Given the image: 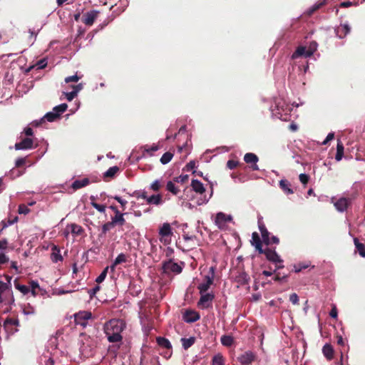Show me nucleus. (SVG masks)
<instances>
[{"mask_svg": "<svg viewBox=\"0 0 365 365\" xmlns=\"http://www.w3.org/2000/svg\"><path fill=\"white\" fill-rule=\"evenodd\" d=\"M125 325L123 321L113 319L108 322L104 325V331L110 342H119L123 337L121 332L125 329Z\"/></svg>", "mask_w": 365, "mask_h": 365, "instance_id": "1", "label": "nucleus"}, {"mask_svg": "<svg viewBox=\"0 0 365 365\" xmlns=\"http://www.w3.org/2000/svg\"><path fill=\"white\" fill-rule=\"evenodd\" d=\"M270 110L274 118L280 119L284 121H288L291 120L293 108L283 98H276L274 101V104L271 106Z\"/></svg>", "mask_w": 365, "mask_h": 365, "instance_id": "2", "label": "nucleus"}, {"mask_svg": "<svg viewBox=\"0 0 365 365\" xmlns=\"http://www.w3.org/2000/svg\"><path fill=\"white\" fill-rule=\"evenodd\" d=\"M191 186L192 190L197 193L200 195V197L197 200V204L198 205H201L203 204H206L210 198L212 196V191H211V193L210 194L209 197H207L205 195H203L205 188L203 185V184L198 180H192L191 182Z\"/></svg>", "mask_w": 365, "mask_h": 365, "instance_id": "3", "label": "nucleus"}, {"mask_svg": "<svg viewBox=\"0 0 365 365\" xmlns=\"http://www.w3.org/2000/svg\"><path fill=\"white\" fill-rule=\"evenodd\" d=\"M215 273V267H210L209 271L207 274L205 275L202 282H200L197 286V289H199L200 293L207 292V291L210 289V286L213 284Z\"/></svg>", "mask_w": 365, "mask_h": 365, "instance_id": "4", "label": "nucleus"}, {"mask_svg": "<svg viewBox=\"0 0 365 365\" xmlns=\"http://www.w3.org/2000/svg\"><path fill=\"white\" fill-rule=\"evenodd\" d=\"M14 302L12 291L9 285L0 281V303L11 304Z\"/></svg>", "mask_w": 365, "mask_h": 365, "instance_id": "5", "label": "nucleus"}, {"mask_svg": "<svg viewBox=\"0 0 365 365\" xmlns=\"http://www.w3.org/2000/svg\"><path fill=\"white\" fill-rule=\"evenodd\" d=\"M68 108L67 104L61 103L58 106H55L53 110L47 113L43 118H41V121L47 120L48 122L55 121L63 112L66 110Z\"/></svg>", "mask_w": 365, "mask_h": 365, "instance_id": "6", "label": "nucleus"}, {"mask_svg": "<svg viewBox=\"0 0 365 365\" xmlns=\"http://www.w3.org/2000/svg\"><path fill=\"white\" fill-rule=\"evenodd\" d=\"M158 234L160 236V241L164 245H168L170 243L173 230L168 222H165L160 227Z\"/></svg>", "mask_w": 365, "mask_h": 365, "instance_id": "7", "label": "nucleus"}, {"mask_svg": "<svg viewBox=\"0 0 365 365\" xmlns=\"http://www.w3.org/2000/svg\"><path fill=\"white\" fill-rule=\"evenodd\" d=\"M232 220L230 215H226L223 212H218L216 215L215 222L217 227L220 230H227L228 224Z\"/></svg>", "mask_w": 365, "mask_h": 365, "instance_id": "8", "label": "nucleus"}, {"mask_svg": "<svg viewBox=\"0 0 365 365\" xmlns=\"http://www.w3.org/2000/svg\"><path fill=\"white\" fill-rule=\"evenodd\" d=\"M200 298L197 302V306L200 309H207L212 307V303L214 299L215 295L212 292L200 293Z\"/></svg>", "mask_w": 365, "mask_h": 365, "instance_id": "9", "label": "nucleus"}, {"mask_svg": "<svg viewBox=\"0 0 365 365\" xmlns=\"http://www.w3.org/2000/svg\"><path fill=\"white\" fill-rule=\"evenodd\" d=\"M262 253H264L267 259L269 261L272 262L273 263L276 264V269H281L284 267L282 264V259L278 255V254L275 252V250L267 248V249L264 250Z\"/></svg>", "mask_w": 365, "mask_h": 365, "instance_id": "10", "label": "nucleus"}, {"mask_svg": "<svg viewBox=\"0 0 365 365\" xmlns=\"http://www.w3.org/2000/svg\"><path fill=\"white\" fill-rule=\"evenodd\" d=\"M163 272L167 274H180L182 272V267L180 264L173 260H168L163 263Z\"/></svg>", "mask_w": 365, "mask_h": 365, "instance_id": "11", "label": "nucleus"}, {"mask_svg": "<svg viewBox=\"0 0 365 365\" xmlns=\"http://www.w3.org/2000/svg\"><path fill=\"white\" fill-rule=\"evenodd\" d=\"M92 317V314L90 312H79L75 315V322L77 324L82 326L83 327H86L87 322Z\"/></svg>", "mask_w": 365, "mask_h": 365, "instance_id": "12", "label": "nucleus"}, {"mask_svg": "<svg viewBox=\"0 0 365 365\" xmlns=\"http://www.w3.org/2000/svg\"><path fill=\"white\" fill-rule=\"evenodd\" d=\"M98 16V11L92 10L84 14L82 21L86 26H92Z\"/></svg>", "mask_w": 365, "mask_h": 365, "instance_id": "13", "label": "nucleus"}, {"mask_svg": "<svg viewBox=\"0 0 365 365\" xmlns=\"http://www.w3.org/2000/svg\"><path fill=\"white\" fill-rule=\"evenodd\" d=\"M350 204L351 199L347 197H340L334 202L335 208L341 212L345 211Z\"/></svg>", "mask_w": 365, "mask_h": 365, "instance_id": "14", "label": "nucleus"}, {"mask_svg": "<svg viewBox=\"0 0 365 365\" xmlns=\"http://www.w3.org/2000/svg\"><path fill=\"white\" fill-rule=\"evenodd\" d=\"M255 354L252 351H247L238 357V361L242 365H249L255 360Z\"/></svg>", "mask_w": 365, "mask_h": 365, "instance_id": "15", "label": "nucleus"}, {"mask_svg": "<svg viewBox=\"0 0 365 365\" xmlns=\"http://www.w3.org/2000/svg\"><path fill=\"white\" fill-rule=\"evenodd\" d=\"M33 140L29 138H24L19 143L15 144V149L19 150H29L33 148Z\"/></svg>", "mask_w": 365, "mask_h": 365, "instance_id": "16", "label": "nucleus"}, {"mask_svg": "<svg viewBox=\"0 0 365 365\" xmlns=\"http://www.w3.org/2000/svg\"><path fill=\"white\" fill-rule=\"evenodd\" d=\"M258 157L252 153H246L244 156V160L247 163H251L252 164V169L253 170H259V167L258 165H257V163L258 162Z\"/></svg>", "mask_w": 365, "mask_h": 365, "instance_id": "17", "label": "nucleus"}, {"mask_svg": "<svg viewBox=\"0 0 365 365\" xmlns=\"http://www.w3.org/2000/svg\"><path fill=\"white\" fill-rule=\"evenodd\" d=\"M160 145L158 144H153L152 145H145L141 147L143 150V155L142 157H146L148 155L152 156L153 155V153L158 151L160 149Z\"/></svg>", "mask_w": 365, "mask_h": 365, "instance_id": "18", "label": "nucleus"}, {"mask_svg": "<svg viewBox=\"0 0 365 365\" xmlns=\"http://www.w3.org/2000/svg\"><path fill=\"white\" fill-rule=\"evenodd\" d=\"M147 204L155 206L162 205L164 203L163 196L160 194H155L149 196L147 199Z\"/></svg>", "mask_w": 365, "mask_h": 365, "instance_id": "19", "label": "nucleus"}, {"mask_svg": "<svg viewBox=\"0 0 365 365\" xmlns=\"http://www.w3.org/2000/svg\"><path fill=\"white\" fill-rule=\"evenodd\" d=\"M351 28L348 24H340L335 29L336 36L339 38H344L350 32Z\"/></svg>", "mask_w": 365, "mask_h": 365, "instance_id": "20", "label": "nucleus"}, {"mask_svg": "<svg viewBox=\"0 0 365 365\" xmlns=\"http://www.w3.org/2000/svg\"><path fill=\"white\" fill-rule=\"evenodd\" d=\"M51 259L52 262L55 263L63 261V257L61 255L60 249L55 245H53L51 247Z\"/></svg>", "mask_w": 365, "mask_h": 365, "instance_id": "21", "label": "nucleus"}, {"mask_svg": "<svg viewBox=\"0 0 365 365\" xmlns=\"http://www.w3.org/2000/svg\"><path fill=\"white\" fill-rule=\"evenodd\" d=\"M200 319V315L194 311H187L184 314V320L186 322H195Z\"/></svg>", "mask_w": 365, "mask_h": 365, "instance_id": "22", "label": "nucleus"}, {"mask_svg": "<svg viewBox=\"0 0 365 365\" xmlns=\"http://www.w3.org/2000/svg\"><path fill=\"white\" fill-rule=\"evenodd\" d=\"M124 213H121L120 211H116V214L111 217V222L115 225H123L125 220L124 218Z\"/></svg>", "mask_w": 365, "mask_h": 365, "instance_id": "23", "label": "nucleus"}, {"mask_svg": "<svg viewBox=\"0 0 365 365\" xmlns=\"http://www.w3.org/2000/svg\"><path fill=\"white\" fill-rule=\"evenodd\" d=\"M307 47H306V46H300L297 47L296 51L292 53V58L296 59V58H298L302 56H304L305 58L310 57V56L307 55Z\"/></svg>", "mask_w": 365, "mask_h": 365, "instance_id": "24", "label": "nucleus"}, {"mask_svg": "<svg viewBox=\"0 0 365 365\" xmlns=\"http://www.w3.org/2000/svg\"><path fill=\"white\" fill-rule=\"evenodd\" d=\"M127 261V256L123 254L120 253L119 254L117 257L113 261V264L109 267L111 272H114L115 269V267L118 264H120L121 263L125 262Z\"/></svg>", "mask_w": 365, "mask_h": 365, "instance_id": "25", "label": "nucleus"}, {"mask_svg": "<svg viewBox=\"0 0 365 365\" xmlns=\"http://www.w3.org/2000/svg\"><path fill=\"white\" fill-rule=\"evenodd\" d=\"M90 181L88 180V178H83L82 180H76L75 181H73V182L72 183L71 185V187L76 190H78V189H81L82 187H84L86 186H87L88 184H89Z\"/></svg>", "mask_w": 365, "mask_h": 365, "instance_id": "26", "label": "nucleus"}, {"mask_svg": "<svg viewBox=\"0 0 365 365\" xmlns=\"http://www.w3.org/2000/svg\"><path fill=\"white\" fill-rule=\"evenodd\" d=\"M279 187L287 195L293 193L292 189L290 188L289 182L286 180H281L279 181Z\"/></svg>", "mask_w": 365, "mask_h": 365, "instance_id": "27", "label": "nucleus"}, {"mask_svg": "<svg viewBox=\"0 0 365 365\" xmlns=\"http://www.w3.org/2000/svg\"><path fill=\"white\" fill-rule=\"evenodd\" d=\"M324 355L327 359H331L333 357L334 350L330 344H326L322 349Z\"/></svg>", "mask_w": 365, "mask_h": 365, "instance_id": "28", "label": "nucleus"}, {"mask_svg": "<svg viewBox=\"0 0 365 365\" xmlns=\"http://www.w3.org/2000/svg\"><path fill=\"white\" fill-rule=\"evenodd\" d=\"M252 240H253L252 245H255V248L257 250H259V252L260 253H262L264 250L262 248V243H261V241H260L259 238L258 237L257 233H253Z\"/></svg>", "mask_w": 365, "mask_h": 365, "instance_id": "29", "label": "nucleus"}, {"mask_svg": "<svg viewBox=\"0 0 365 365\" xmlns=\"http://www.w3.org/2000/svg\"><path fill=\"white\" fill-rule=\"evenodd\" d=\"M195 339L194 337L181 339L182 345L185 349L190 348L195 343Z\"/></svg>", "mask_w": 365, "mask_h": 365, "instance_id": "30", "label": "nucleus"}, {"mask_svg": "<svg viewBox=\"0 0 365 365\" xmlns=\"http://www.w3.org/2000/svg\"><path fill=\"white\" fill-rule=\"evenodd\" d=\"M237 282H240L241 284H247L250 281V277L245 272L240 273L239 275L237 276Z\"/></svg>", "mask_w": 365, "mask_h": 365, "instance_id": "31", "label": "nucleus"}, {"mask_svg": "<svg viewBox=\"0 0 365 365\" xmlns=\"http://www.w3.org/2000/svg\"><path fill=\"white\" fill-rule=\"evenodd\" d=\"M157 342L159 346L163 348L170 349L171 348L170 342L164 337L157 338Z\"/></svg>", "mask_w": 365, "mask_h": 365, "instance_id": "32", "label": "nucleus"}, {"mask_svg": "<svg viewBox=\"0 0 365 365\" xmlns=\"http://www.w3.org/2000/svg\"><path fill=\"white\" fill-rule=\"evenodd\" d=\"M166 189L173 195H177L179 192L178 187L173 181H168L166 185Z\"/></svg>", "mask_w": 365, "mask_h": 365, "instance_id": "33", "label": "nucleus"}, {"mask_svg": "<svg viewBox=\"0 0 365 365\" xmlns=\"http://www.w3.org/2000/svg\"><path fill=\"white\" fill-rule=\"evenodd\" d=\"M221 343L226 346H230L233 344V338L231 336L224 335L221 337Z\"/></svg>", "mask_w": 365, "mask_h": 365, "instance_id": "34", "label": "nucleus"}, {"mask_svg": "<svg viewBox=\"0 0 365 365\" xmlns=\"http://www.w3.org/2000/svg\"><path fill=\"white\" fill-rule=\"evenodd\" d=\"M318 47V44L315 41H312L307 46V56H312L314 53L317 51Z\"/></svg>", "mask_w": 365, "mask_h": 365, "instance_id": "35", "label": "nucleus"}, {"mask_svg": "<svg viewBox=\"0 0 365 365\" xmlns=\"http://www.w3.org/2000/svg\"><path fill=\"white\" fill-rule=\"evenodd\" d=\"M138 206L139 204L138 202H131L130 211L135 217H140L142 215V212L138 209Z\"/></svg>", "mask_w": 365, "mask_h": 365, "instance_id": "36", "label": "nucleus"}, {"mask_svg": "<svg viewBox=\"0 0 365 365\" xmlns=\"http://www.w3.org/2000/svg\"><path fill=\"white\" fill-rule=\"evenodd\" d=\"M355 246L359 253V255L364 257H365V247L364 244L359 242L357 239H354Z\"/></svg>", "mask_w": 365, "mask_h": 365, "instance_id": "37", "label": "nucleus"}, {"mask_svg": "<svg viewBox=\"0 0 365 365\" xmlns=\"http://www.w3.org/2000/svg\"><path fill=\"white\" fill-rule=\"evenodd\" d=\"M133 196L136 197L138 200L143 199L145 200L146 201L148 197H149V196L147 195V192L145 190L135 191L133 194Z\"/></svg>", "mask_w": 365, "mask_h": 365, "instance_id": "38", "label": "nucleus"}, {"mask_svg": "<svg viewBox=\"0 0 365 365\" xmlns=\"http://www.w3.org/2000/svg\"><path fill=\"white\" fill-rule=\"evenodd\" d=\"M91 205L96 209L97 210L98 212H101V213H104L105 211H106V206L103 205H100V204H98L96 202H95L93 200H94V197L91 196Z\"/></svg>", "mask_w": 365, "mask_h": 365, "instance_id": "39", "label": "nucleus"}, {"mask_svg": "<svg viewBox=\"0 0 365 365\" xmlns=\"http://www.w3.org/2000/svg\"><path fill=\"white\" fill-rule=\"evenodd\" d=\"M173 157V153H171L170 152H166L162 155V157L160 160V163L163 165H165V164L168 163L172 160Z\"/></svg>", "mask_w": 365, "mask_h": 365, "instance_id": "40", "label": "nucleus"}, {"mask_svg": "<svg viewBox=\"0 0 365 365\" xmlns=\"http://www.w3.org/2000/svg\"><path fill=\"white\" fill-rule=\"evenodd\" d=\"M14 286L16 289H18L24 294H26L30 292V288L26 285L20 284L15 282Z\"/></svg>", "mask_w": 365, "mask_h": 365, "instance_id": "41", "label": "nucleus"}, {"mask_svg": "<svg viewBox=\"0 0 365 365\" xmlns=\"http://www.w3.org/2000/svg\"><path fill=\"white\" fill-rule=\"evenodd\" d=\"M325 4L324 1L320 2V3H316L313 6H312L308 10L307 14L308 15H312L315 11L319 9L320 7H322Z\"/></svg>", "mask_w": 365, "mask_h": 365, "instance_id": "42", "label": "nucleus"}, {"mask_svg": "<svg viewBox=\"0 0 365 365\" xmlns=\"http://www.w3.org/2000/svg\"><path fill=\"white\" fill-rule=\"evenodd\" d=\"M212 365H224V359L221 354L214 356L212 359Z\"/></svg>", "mask_w": 365, "mask_h": 365, "instance_id": "43", "label": "nucleus"}, {"mask_svg": "<svg viewBox=\"0 0 365 365\" xmlns=\"http://www.w3.org/2000/svg\"><path fill=\"white\" fill-rule=\"evenodd\" d=\"M69 227L71 232L74 235H80L82 232V227L76 224H71Z\"/></svg>", "mask_w": 365, "mask_h": 365, "instance_id": "44", "label": "nucleus"}, {"mask_svg": "<svg viewBox=\"0 0 365 365\" xmlns=\"http://www.w3.org/2000/svg\"><path fill=\"white\" fill-rule=\"evenodd\" d=\"M119 168L117 166L110 168L104 174L106 177H113L118 171Z\"/></svg>", "mask_w": 365, "mask_h": 365, "instance_id": "45", "label": "nucleus"}, {"mask_svg": "<svg viewBox=\"0 0 365 365\" xmlns=\"http://www.w3.org/2000/svg\"><path fill=\"white\" fill-rule=\"evenodd\" d=\"M115 225L113 224L111 221L105 223L102 226V234L105 235L107 232L113 229Z\"/></svg>", "mask_w": 365, "mask_h": 365, "instance_id": "46", "label": "nucleus"}, {"mask_svg": "<svg viewBox=\"0 0 365 365\" xmlns=\"http://www.w3.org/2000/svg\"><path fill=\"white\" fill-rule=\"evenodd\" d=\"M110 269L109 267H106L104 270L100 274V275L96 278V282L98 283H101L102 282L106 277V274H107V272H108V270Z\"/></svg>", "mask_w": 365, "mask_h": 365, "instance_id": "47", "label": "nucleus"}, {"mask_svg": "<svg viewBox=\"0 0 365 365\" xmlns=\"http://www.w3.org/2000/svg\"><path fill=\"white\" fill-rule=\"evenodd\" d=\"M161 187V183L159 180H155L153 182V183L150 185V188L153 191L157 192L158 191Z\"/></svg>", "mask_w": 365, "mask_h": 365, "instance_id": "48", "label": "nucleus"}, {"mask_svg": "<svg viewBox=\"0 0 365 365\" xmlns=\"http://www.w3.org/2000/svg\"><path fill=\"white\" fill-rule=\"evenodd\" d=\"M39 287V284L38 283V282L36 281H31L30 282V289H31V294L33 296H36V289L37 288Z\"/></svg>", "mask_w": 365, "mask_h": 365, "instance_id": "49", "label": "nucleus"}, {"mask_svg": "<svg viewBox=\"0 0 365 365\" xmlns=\"http://www.w3.org/2000/svg\"><path fill=\"white\" fill-rule=\"evenodd\" d=\"M18 212L19 214L26 215L30 212V209L28 207V206L21 204L19 206Z\"/></svg>", "mask_w": 365, "mask_h": 365, "instance_id": "50", "label": "nucleus"}, {"mask_svg": "<svg viewBox=\"0 0 365 365\" xmlns=\"http://www.w3.org/2000/svg\"><path fill=\"white\" fill-rule=\"evenodd\" d=\"M65 96H66V99L68 101H71L74 98H76L77 96V93L76 91H74L73 90L71 92H67V93H64Z\"/></svg>", "mask_w": 365, "mask_h": 365, "instance_id": "51", "label": "nucleus"}, {"mask_svg": "<svg viewBox=\"0 0 365 365\" xmlns=\"http://www.w3.org/2000/svg\"><path fill=\"white\" fill-rule=\"evenodd\" d=\"M299 178L300 182L304 185H306L309 180V175L305 173L300 174L299 176Z\"/></svg>", "mask_w": 365, "mask_h": 365, "instance_id": "52", "label": "nucleus"}, {"mask_svg": "<svg viewBox=\"0 0 365 365\" xmlns=\"http://www.w3.org/2000/svg\"><path fill=\"white\" fill-rule=\"evenodd\" d=\"M237 165L238 162L233 160H230L227 163V167L230 170L235 168L237 166Z\"/></svg>", "mask_w": 365, "mask_h": 365, "instance_id": "53", "label": "nucleus"}, {"mask_svg": "<svg viewBox=\"0 0 365 365\" xmlns=\"http://www.w3.org/2000/svg\"><path fill=\"white\" fill-rule=\"evenodd\" d=\"M289 301L293 304H297L298 302H299V297H298L297 294H295V293H293V294H290V296H289Z\"/></svg>", "mask_w": 365, "mask_h": 365, "instance_id": "54", "label": "nucleus"}, {"mask_svg": "<svg viewBox=\"0 0 365 365\" xmlns=\"http://www.w3.org/2000/svg\"><path fill=\"white\" fill-rule=\"evenodd\" d=\"M79 77L77 75H73L71 76H68L65 78V81L66 83L69 82H77L79 80Z\"/></svg>", "mask_w": 365, "mask_h": 365, "instance_id": "55", "label": "nucleus"}, {"mask_svg": "<svg viewBox=\"0 0 365 365\" xmlns=\"http://www.w3.org/2000/svg\"><path fill=\"white\" fill-rule=\"evenodd\" d=\"M113 198L121 205L123 210H124L125 206L127 204V201L123 200V198H121L120 197H119L118 195L114 196Z\"/></svg>", "mask_w": 365, "mask_h": 365, "instance_id": "56", "label": "nucleus"}, {"mask_svg": "<svg viewBox=\"0 0 365 365\" xmlns=\"http://www.w3.org/2000/svg\"><path fill=\"white\" fill-rule=\"evenodd\" d=\"M46 65H47V61L45 58L38 61L36 63V66L39 69L45 68L46 66Z\"/></svg>", "mask_w": 365, "mask_h": 365, "instance_id": "57", "label": "nucleus"}, {"mask_svg": "<svg viewBox=\"0 0 365 365\" xmlns=\"http://www.w3.org/2000/svg\"><path fill=\"white\" fill-rule=\"evenodd\" d=\"M9 262V257L3 252H0V264H5Z\"/></svg>", "mask_w": 365, "mask_h": 365, "instance_id": "58", "label": "nucleus"}, {"mask_svg": "<svg viewBox=\"0 0 365 365\" xmlns=\"http://www.w3.org/2000/svg\"><path fill=\"white\" fill-rule=\"evenodd\" d=\"M269 235H270V234H269V232H266V234H263V235H262V240H263L265 244H267V245L270 244V239H269L270 237H269Z\"/></svg>", "mask_w": 365, "mask_h": 365, "instance_id": "59", "label": "nucleus"}, {"mask_svg": "<svg viewBox=\"0 0 365 365\" xmlns=\"http://www.w3.org/2000/svg\"><path fill=\"white\" fill-rule=\"evenodd\" d=\"M5 322L7 323V324H10L14 325V326H19V322L16 319H6Z\"/></svg>", "mask_w": 365, "mask_h": 365, "instance_id": "60", "label": "nucleus"}, {"mask_svg": "<svg viewBox=\"0 0 365 365\" xmlns=\"http://www.w3.org/2000/svg\"><path fill=\"white\" fill-rule=\"evenodd\" d=\"M334 137V134L333 133H329L325 140L322 142V145H326L328 143L330 140H333Z\"/></svg>", "mask_w": 365, "mask_h": 365, "instance_id": "61", "label": "nucleus"}, {"mask_svg": "<svg viewBox=\"0 0 365 365\" xmlns=\"http://www.w3.org/2000/svg\"><path fill=\"white\" fill-rule=\"evenodd\" d=\"M18 221V217H14V218L11 220H9L6 223H4L3 225V227L5 228L9 225H11L14 223H16Z\"/></svg>", "mask_w": 365, "mask_h": 365, "instance_id": "62", "label": "nucleus"}, {"mask_svg": "<svg viewBox=\"0 0 365 365\" xmlns=\"http://www.w3.org/2000/svg\"><path fill=\"white\" fill-rule=\"evenodd\" d=\"M337 314H338V312H337L336 307L335 306H334L329 312V315L332 318H336Z\"/></svg>", "mask_w": 365, "mask_h": 365, "instance_id": "63", "label": "nucleus"}, {"mask_svg": "<svg viewBox=\"0 0 365 365\" xmlns=\"http://www.w3.org/2000/svg\"><path fill=\"white\" fill-rule=\"evenodd\" d=\"M25 163H26V159L25 158H18L16 160V167H20V166L23 165Z\"/></svg>", "mask_w": 365, "mask_h": 365, "instance_id": "64", "label": "nucleus"}]
</instances>
